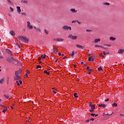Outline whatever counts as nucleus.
<instances>
[{
    "label": "nucleus",
    "mask_w": 124,
    "mask_h": 124,
    "mask_svg": "<svg viewBox=\"0 0 124 124\" xmlns=\"http://www.w3.org/2000/svg\"><path fill=\"white\" fill-rule=\"evenodd\" d=\"M16 8L17 9L18 13L20 14V13H21V7H20L19 6H17Z\"/></svg>",
    "instance_id": "ddd939ff"
},
{
    "label": "nucleus",
    "mask_w": 124,
    "mask_h": 124,
    "mask_svg": "<svg viewBox=\"0 0 124 124\" xmlns=\"http://www.w3.org/2000/svg\"><path fill=\"white\" fill-rule=\"evenodd\" d=\"M87 70H88V71H89V70H90V67H87Z\"/></svg>",
    "instance_id": "4d7b16f0"
},
{
    "label": "nucleus",
    "mask_w": 124,
    "mask_h": 124,
    "mask_svg": "<svg viewBox=\"0 0 124 124\" xmlns=\"http://www.w3.org/2000/svg\"><path fill=\"white\" fill-rule=\"evenodd\" d=\"M90 121H91V120H90V119L86 120V123H89V122H90Z\"/></svg>",
    "instance_id": "de8ad7c7"
},
{
    "label": "nucleus",
    "mask_w": 124,
    "mask_h": 124,
    "mask_svg": "<svg viewBox=\"0 0 124 124\" xmlns=\"http://www.w3.org/2000/svg\"><path fill=\"white\" fill-rule=\"evenodd\" d=\"M22 83V80H16V84L17 85V86H20V84H21Z\"/></svg>",
    "instance_id": "6e6552de"
},
{
    "label": "nucleus",
    "mask_w": 124,
    "mask_h": 124,
    "mask_svg": "<svg viewBox=\"0 0 124 124\" xmlns=\"http://www.w3.org/2000/svg\"><path fill=\"white\" fill-rule=\"evenodd\" d=\"M108 47H111V45H108Z\"/></svg>",
    "instance_id": "338daca9"
},
{
    "label": "nucleus",
    "mask_w": 124,
    "mask_h": 124,
    "mask_svg": "<svg viewBox=\"0 0 124 124\" xmlns=\"http://www.w3.org/2000/svg\"><path fill=\"white\" fill-rule=\"evenodd\" d=\"M21 15H24V16H27V14L25 13H23L21 14Z\"/></svg>",
    "instance_id": "37998d69"
},
{
    "label": "nucleus",
    "mask_w": 124,
    "mask_h": 124,
    "mask_svg": "<svg viewBox=\"0 0 124 124\" xmlns=\"http://www.w3.org/2000/svg\"><path fill=\"white\" fill-rule=\"evenodd\" d=\"M91 71H93V69H90L89 70V72H91Z\"/></svg>",
    "instance_id": "6e6d98bb"
},
{
    "label": "nucleus",
    "mask_w": 124,
    "mask_h": 124,
    "mask_svg": "<svg viewBox=\"0 0 124 124\" xmlns=\"http://www.w3.org/2000/svg\"><path fill=\"white\" fill-rule=\"evenodd\" d=\"M77 21L78 20H73V21H72V23H76V22H77Z\"/></svg>",
    "instance_id": "49530a36"
},
{
    "label": "nucleus",
    "mask_w": 124,
    "mask_h": 124,
    "mask_svg": "<svg viewBox=\"0 0 124 124\" xmlns=\"http://www.w3.org/2000/svg\"><path fill=\"white\" fill-rule=\"evenodd\" d=\"M97 116H98V114H95L94 117H97Z\"/></svg>",
    "instance_id": "69168bd1"
},
{
    "label": "nucleus",
    "mask_w": 124,
    "mask_h": 124,
    "mask_svg": "<svg viewBox=\"0 0 124 124\" xmlns=\"http://www.w3.org/2000/svg\"><path fill=\"white\" fill-rule=\"evenodd\" d=\"M70 11L71 12H72V13H77V10H76L75 9H71L70 10Z\"/></svg>",
    "instance_id": "f8f14e48"
},
{
    "label": "nucleus",
    "mask_w": 124,
    "mask_h": 124,
    "mask_svg": "<svg viewBox=\"0 0 124 124\" xmlns=\"http://www.w3.org/2000/svg\"><path fill=\"white\" fill-rule=\"evenodd\" d=\"M16 45H18V47L20 48V46H19V44L16 43Z\"/></svg>",
    "instance_id": "bf43d9fd"
},
{
    "label": "nucleus",
    "mask_w": 124,
    "mask_h": 124,
    "mask_svg": "<svg viewBox=\"0 0 124 124\" xmlns=\"http://www.w3.org/2000/svg\"><path fill=\"white\" fill-rule=\"evenodd\" d=\"M124 52V49H120L119 50H118V53L119 54H123Z\"/></svg>",
    "instance_id": "4468645a"
},
{
    "label": "nucleus",
    "mask_w": 124,
    "mask_h": 124,
    "mask_svg": "<svg viewBox=\"0 0 124 124\" xmlns=\"http://www.w3.org/2000/svg\"><path fill=\"white\" fill-rule=\"evenodd\" d=\"M4 82V78H2L0 80V84H2V83H3Z\"/></svg>",
    "instance_id": "b1692460"
},
{
    "label": "nucleus",
    "mask_w": 124,
    "mask_h": 124,
    "mask_svg": "<svg viewBox=\"0 0 124 124\" xmlns=\"http://www.w3.org/2000/svg\"><path fill=\"white\" fill-rule=\"evenodd\" d=\"M77 23H78V25H81L82 24V22L77 20Z\"/></svg>",
    "instance_id": "a19ab883"
},
{
    "label": "nucleus",
    "mask_w": 124,
    "mask_h": 124,
    "mask_svg": "<svg viewBox=\"0 0 124 124\" xmlns=\"http://www.w3.org/2000/svg\"><path fill=\"white\" fill-rule=\"evenodd\" d=\"M76 47L77 48H78V49H84V46H83L81 45H77Z\"/></svg>",
    "instance_id": "1a4fd4ad"
},
{
    "label": "nucleus",
    "mask_w": 124,
    "mask_h": 124,
    "mask_svg": "<svg viewBox=\"0 0 124 124\" xmlns=\"http://www.w3.org/2000/svg\"><path fill=\"white\" fill-rule=\"evenodd\" d=\"M100 42V38H98V39H96L94 40V43H97V42Z\"/></svg>",
    "instance_id": "f3484780"
},
{
    "label": "nucleus",
    "mask_w": 124,
    "mask_h": 124,
    "mask_svg": "<svg viewBox=\"0 0 124 124\" xmlns=\"http://www.w3.org/2000/svg\"><path fill=\"white\" fill-rule=\"evenodd\" d=\"M23 3H25L26 4H27V3H28V1H26V0L23 1Z\"/></svg>",
    "instance_id": "c03bdc74"
},
{
    "label": "nucleus",
    "mask_w": 124,
    "mask_h": 124,
    "mask_svg": "<svg viewBox=\"0 0 124 124\" xmlns=\"http://www.w3.org/2000/svg\"><path fill=\"white\" fill-rule=\"evenodd\" d=\"M99 107H103V108H105V107H106V106L105 104H100L99 105Z\"/></svg>",
    "instance_id": "dca6fc26"
},
{
    "label": "nucleus",
    "mask_w": 124,
    "mask_h": 124,
    "mask_svg": "<svg viewBox=\"0 0 124 124\" xmlns=\"http://www.w3.org/2000/svg\"><path fill=\"white\" fill-rule=\"evenodd\" d=\"M4 97H5V98H7V99H8L9 98H10V96H8V95H4Z\"/></svg>",
    "instance_id": "412c9836"
},
{
    "label": "nucleus",
    "mask_w": 124,
    "mask_h": 124,
    "mask_svg": "<svg viewBox=\"0 0 124 124\" xmlns=\"http://www.w3.org/2000/svg\"><path fill=\"white\" fill-rule=\"evenodd\" d=\"M10 34H11V35H12V36H15V32H14V31H10Z\"/></svg>",
    "instance_id": "9d476101"
},
{
    "label": "nucleus",
    "mask_w": 124,
    "mask_h": 124,
    "mask_svg": "<svg viewBox=\"0 0 124 124\" xmlns=\"http://www.w3.org/2000/svg\"><path fill=\"white\" fill-rule=\"evenodd\" d=\"M116 38L114 37H109V40H111V41H115L116 40Z\"/></svg>",
    "instance_id": "2eb2a0df"
},
{
    "label": "nucleus",
    "mask_w": 124,
    "mask_h": 124,
    "mask_svg": "<svg viewBox=\"0 0 124 124\" xmlns=\"http://www.w3.org/2000/svg\"><path fill=\"white\" fill-rule=\"evenodd\" d=\"M112 106L113 107H117L118 106V104H117L116 103H114L112 104Z\"/></svg>",
    "instance_id": "4be33fe9"
},
{
    "label": "nucleus",
    "mask_w": 124,
    "mask_h": 124,
    "mask_svg": "<svg viewBox=\"0 0 124 124\" xmlns=\"http://www.w3.org/2000/svg\"><path fill=\"white\" fill-rule=\"evenodd\" d=\"M21 79V77L19 76H15L14 77V80L15 81H18Z\"/></svg>",
    "instance_id": "0eeeda50"
},
{
    "label": "nucleus",
    "mask_w": 124,
    "mask_h": 124,
    "mask_svg": "<svg viewBox=\"0 0 124 124\" xmlns=\"http://www.w3.org/2000/svg\"><path fill=\"white\" fill-rule=\"evenodd\" d=\"M98 71H102L103 70V69H102V67H100V68H98Z\"/></svg>",
    "instance_id": "bb28decb"
},
{
    "label": "nucleus",
    "mask_w": 124,
    "mask_h": 124,
    "mask_svg": "<svg viewBox=\"0 0 124 124\" xmlns=\"http://www.w3.org/2000/svg\"><path fill=\"white\" fill-rule=\"evenodd\" d=\"M0 59H3V57L0 56Z\"/></svg>",
    "instance_id": "052dcab7"
},
{
    "label": "nucleus",
    "mask_w": 124,
    "mask_h": 124,
    "mask_svg": "<svg viewBox=\"0 0 124 124\" xmlns=\"http://www.w3.org/2000/svg\"><path fill=\"white\" fill-rule=\"evenodd\" d=\"M94 109H92L91 110H90V112H91V113H93V110Z\"/></svg>",
    "instance_id": "09e8293b"
},
{
    "label": "nucleus",
    "mask_w": 124,
    "mask_h": 124,
    "mask_svg": "<svg viewBox=\"0 0 124 124\" xmlns=\"http://www.w3.org/2000/svg\"><path fill=\"white\" fill-rule=\"evenodd\" d=\"M45 33H46V34H48L49 33V31H48L46 29H45Z\"/></svg>",
    "instance_id": "2f4dec72"
},
{
    "label": "nucleus",
    "mask_w": 124,
    "mask_h": 124,
    "mask_svg": "<svg viewBox=\"0 0 124 124\" xmlns=\"http://www.w3.org/2000/svg\"><path fill=\"white\" fill-rule=\"evenodd\" d=\"M0 106H2V107H4H4H4V105H0Z\"/></svg>",
    "instance_id": "680f3d73"
},
{
    "label": "nucleus",
    "mask_w": 124,
    "mask_h": 124,
    "mask_svg": "<svg viewBox=\"0 0 124 124\" xmlns=\"http://www.w3.org/2000/svg\"><path fill=\"white\" fill-rule=\"evenodd\" d=\"M36 30L37 31H38V32H40L41 31V30H40V29L39 28H36Z\"/></svg>",
    "instance_id": "473e14b6"
},
{
    "label": "nucleus",
    "mask_w": 124,
    "mask_h": 124,
    "mask_svg": "<svg viewBox=\"0 0 124 124\" xmlns=\"http://www.w3.org/2000/svg\"><path fill=\"white\" fill-rule=\"evenodd\" d=\"M15 76H19V73L17 71L15 72Z\"/></svg>",
    "instance_id": "c756f323"
},
{
    "label": "nucleus",
    "mask_w": 124,
    "mask_h": 124,
    "mask_svg": "<svg viewBox=\"0 0 124 124\" xmlns=\"http://www.w3.org/2000/svg\"><path fill=\"white\" fill-rule=\"evenodd\" d=\"M68 37L72 38V39H73L74 40H75L78 38V37L77 36H73L72 34L69 35Z\"/></svg>",
    "instance_id": "39448f33"
},
{
    "label": "nucleus",
    "mask_w": 124,
    "mask_h": 124,
    "mask_svg": "<svg viewBox=\"0 0 124 124\" xmlns=\"http://www.w3.org/2000/svg\"><path fill=\"white\" fill-rule=\"evenodd\" d=\"M7 0L10 4H12V2H11V0Z\"/></svg>",
    "instance_id": "c9c22d12"
},
{
    "label": "nucleus",
    "mask_w": 124,
    "mask_h": 124,
    "mask_svg": "<svg viewBox=\"0 0 124 124\" xmlns=\"http://www.w3.org/2000/svg\"><path fill=\"white\" fill-rule=\"evenodd\" d=\"M28 74H30V72L27 73L24 76V78H27V77H28Z\"/></svg>",
    "instance_id": "72a5a7b5"
},
{
    "label": "nucleus",
    "mask_w": 124,
    "mask_h": 124,
    "mask_svg": "<svg viewBox=\"0 0 124 124\" xmlns=\"http://www.w3.org/2000/svg\"><path fill=\"white\" fill-rule=\"evenodd\" d=\"M57 41H63V39L62 38H58L57 39Z\"/></svg>",
    "instance_id": "a878e982"
},
{
    "label": "nucleus",
    "mask_w": 124,
    "mask_h": 124,
    "mask_svg": "<svg viewBox=\"0 0 124 124\" xmlns=\"http://www.w3.org/2000/svg\"><path fill=\"white\" fill-rule=\"evenodd\" d=\"M86 31H87V32H91V31H93L91 30H87Z\"/></svg>",
    "instance_id": "ea45409f"
},
{
    "label": "nucleus",
    "mask_w": 124,
    "mask_h": 124,
    "mask_svg": "<svg viewBox=\"0 0 124 124\" xmlns=\"http://www.w3.org/2000/svg\"><path fill=\"white\" fill-rule=\"evenodd\" d=\"M74 96H75V97H78V95H77V93H75L74 94Z\"/></svg>",
    "instance_id": "f704fd0d"
},
{
    "label": "nucleus",
    "mask_w": 124,
    "mask_h": 124,
    "mask_svg": "<svg viewBox=\"0 0 124 124\" xmlns=\"http://www.w3.org/2000/svg\"><path fill=\"white\" fill-rule=\"evenodd\" d=\"M90 121H94V119L93 118H91Z\"/></svg>",
    "instance_id": "5fc2aeb1"
},
{
    "label": "nucleus",
    "mask_w": 124,
    "mask_h": 124,
    "mask_svg": "<svg viewBox=\"0 0 124 124\" xmlns=\"http://www.w3.org/2000/svg\"><path fill=\"white\" fill-rule=\"evenodd\" d=\"M10 9L11 10V11L12 12H13V11H14V9L12 7H10Z\"/></svg>",
    "instance_id": "58836bf2"
},
{
    "label": "nucleus",
    "mask_w": 124,
    "mask_h": 124,
    "mask_svg": "<svg viewBox=\"0 0 124 124\" xmlns=\"http://www.w3.org/2000/svg\"><path fill=\"white\" fill-rule=\"evenodd\" d=\"M58 62V59H57L56 60H55V62Z\"/></svg>",
    "instance_id": "774afa93"
},
{
    "label": "nucleus",
    "mask_w": 124,
    "mask_h": 124,
    "mask_svg": "<svg viewBox=\"0 0 124 124\" xmlns=\"http://www.w3.org/2000/svg\"><path fill=\"white\" fill-rule=\"evenodd\" d=\"M27 28L29 29V30H32V29H33V27H32V25H31L30 21L27 22Z\"/></svg>",
    "instance_id": "20e7f679"
},
{
    "label": "nucleus",
    "mask_w": 124,
    "mask_h": 124,
    "mask_svg": "<svg viewBox=\"0 0 124 124\" xmlns=\"http://www.w3.org/2000/svg\"><path fill=\"white\" fill-rule=\"evenodd\" d=\"M62 30L63 31H71V27L65 25L63 26Z\"/></svg>",
    "instance_id": "7ed1b4c3"
},
{
    "label": "nucleus",
    "mask_w": 124,
    "mask_h": 124,
    "mask_svg": "<svg viewBox=\"0 0 124 124\" xmlns=\"http://www.w3.org/2000/svg\"><path fill=\"white\" fill-rule=\"evenodd\" d=\"M103 5H107V6H108L110 5V3H107V2H106V3H103Z\"/></svg>",
    "instance_id": "cd10ccee"
},
{
    "label": "nucleus",
    "mask_w": 124,
    "mask_h": 124,
    "mask_svg": "<svg viewBox=\"0 0 124 124\" xmlns=\"http://www.w3.org/2000/svg\"><path fill=\"white\" fill-rule=\"evenodd\" d=\"M7 61L8 62H12V63H15V62H17V63H19V61H18V60H16L13 57H9L7 58Z\"/></svg>",
    "instance_id": "f03ea898"
},
{
    "label": "nucleus",
    "mask_w": 124,
    "mask_h": 124,
    "mask_svg": "<svg viewBox=\"0 0 124 124\" xmlns=\"http://www.w3.org/2000/svg\"><path fill=\"white\" fill-rule=\"evenodd\" d=\"M91 116H92L93 117H94V116H95V114H94L93 113H92Z\"/></svg>",
    "instance_id": "8fccbe9b"
},
{
    "label": "nucleus",
    "mask_w": 124,
    "mask_h": 124,
    "mask_svg": "<svg viewBox=\"0 0 124 124\" xmlns=\"http://www.w3.org/2000/svg\"><path fill=\"white\" fill-rule=\"evenodd\" d=\"M4 108H5V109L2 110V112L5 113V112H6V111H7V108L5 107Z\"/></svg>",
    "instance_id": "5701e85b"
},
{
    "label": "nucleus",
    "mask_w": 124,
    "mask_h": 124,
    "mask_svg": "<svg viewBox=\"0 0 124 124\" xmlns=\"http://www.w3.org/2000/svg\"><path fill=\"white\" fill-rule=\"evenodd\" d=\"M89 61L91 62L92 61H93V56H91L89 58Z\"/></svg>",
    "instance_id": "a211bd4d"
},
{
    "label": "nucleus",
    "mask_w": 124,
    "mask_h": 124,
    "mask_svg": "<svg viewBox=\"0 0 124 124\" xmlns=\"http://www.w3.org/2000/svg\"><path fill=\"white\" fill-rule=\"evenodd\" d=\"M75 54H77V51H73L71 54L72 57H73V56H74V55H75Z\"/></svg>",
    "instance_id": "6ab92c4d"
},
{
    "label": "nucleus",
    "mask_w": 124,
    "mask_h": 124,
    "mask_svg": "<svg viewBox=\"0 0 124 124\" xmlns=\"http://www.w3.org/2000/svg\"><path fill=\"white\" fill-rule=\"evenodd\" d=\"M103 53L105 56H106V55H108L109 54V53H105V51H103Z\"/></svg>",
    "instance_id": "e433bc0d"
},
{
    "label": "nucleus",
    "mask_w": 124,
    "mask_h": 124,
    "mask_svg": "<svg viewBox=\"0 0 124 124\" xmlns=\"http://www.w3.org/2000/svg\"><path fill=\"white\" fill-rule=\"evenodd\" d=\"M58 55H59V56H62V53L59 52Z\"/></svg>",
    "instance_id": "3c124183"
},
{
    "label": "nucleus",
    "mask_w": 124,
    "mask_h": 124,
    "mask_svg": "<svg viewBox=\"0 0 124 124\" xmlns=\"http://www.w3.org/2000/svg\"><path fill=\"white\" fill-rule=\"evenodd\" d=\"M13 106H14V104L12 105V106H11V108L12 109H14V108H13Z\"/></svg>",
    "instance_id": "a18cd8bd"
},
{
    "label": "nucleus",
    "mask_w": 124,
    "mask_h": 124,
    "mask_svg": "<svg viewBox=\"0 0 124 124\" xmlns=\"http://www.w3.org/2000/svg\"><path fill=\"white\" fill-rule=\"evenodd\" d=\"M58 49L56 48L53 47V53L57 54L58 53Z\"/></svg>",
    "instance_id": "9b49d317"
},
{
    "label": "nucleus",
    "mask_w": 124,
    "mask_h": 124,
    "mask_svg": "<svg viewBox=\"0 0 124 124\" xmlns=\"http://www.w3.org/2000/svg\"><path fill=\"white\" fill-rule=\"evenodd\" d=\"M44 73H46V74H47V75H50V72H48L47 71H44Z\"/></svg>",
    "instance_id": "c85d7f7f"
},
{
    "label": "nucleus",
    "mask_w": 124,
    "mask_h": 124,
    "mask_svg": "<svg viewBox=\"0 0 124 124\" xmlns=\"http://www.w3.org/2000/svg\"><path fill=\"white\" fill-rule=\"evenodd\" d=\"M36 68H37V69L41 68V66H40V65H37V66H36Z\"/></svg>",
    "instance_id": "4c0bfd02"
},
{
    "label": "nucleus",
    "mask_w": 124,
    "mask_h": 124,
    "mask_svg": "<svg viewBox=\"0 0 124 124\" xmlns=\"http://www.w3.org/2000/svg\"><path fill=\"white\" fill-rule=\"evenodd\" d=\"M61 56H62V57H64V54H61Z\"/></svg>",
    "instance_id": "e2e57ef3"
},
{
    "label": "nucleus",
    "mask_w": 124,
    "mask_h": 124,
    "mask_svg": "<svg viewBox=\"0 0 124 124\" xmlns=\"http://www.w3.org/2000/svg\"><path fill=\"white\" fill-rule=\"evenodd\" d=\"M41 57L42 58H43L44 59H45V58H46V55H45V54L41 55Z\"/></svg>",
    "instance_id": "7c9ffc66"
},
{
    "label": "nucleus",
    "mask_w": 124,
    "mask_h": 124,
    "mask_svg": "<svg viewBox=\"0 0 124 124\" xmlns=\"http://www.w3.org/2000/svg\"><path fill=\"white\" fill-rule=\"evenodd\" d=\"M96 47H100V48H103V49H105V48L103 47L102 46H98V45H95V48H96Z\"/></svg>",
    "instance_id": "393cba45"
},
{
    "label": "nucleus",
    "mask_w": 124,
    "mask_h": 124,
    "mask_svg": "<svg viewBox=\"0 0 124 124\" xmlns=\"http://www.w3.org/2000/svg\"><path fill=\"white\" fill-rule=\"evenodd\" d=\"M52 92H53V93H57V92H56V91H55L54 90H53Z\"/></svg>",
    "instance_id": "864d4df0"
},
{
    "label": "nucleus",
    "mask_w": 124,
    "mask_h": 124,
    "mask_svg": "<svg viewBox=\"0 0 124 124\" xmlns=\"http://www.w3.org/2000/svg\"><path fill=\"white\" fill-rule=\"evenodd\" d=\"M7 52L9 55H11V56H12V52L10 51L9 49H7Z\"/></svg>",
    "instance_id": "aec40b11"
},
{
    "label": "nucleus",
    "mask_w": 124,
    "mask_h": 124,
    "mask_svg": "<svg viewBox=\"0 0 124 124\" xmlns=\"http://www.w3.org/2000/svg\"><path fill=\"white\" fill-rule=\"evenodd\" d=\"M105 101L107 102V101H109V98H107V99H106L105 100Z\"/></svg>",
    "instance_id": "603ef678"
},
{
    "label": "nucleus",
    "mask_w": 124,
    "mask_h": 124,
    "mask_svg": "<svg viewBox=\"0 0 124 124\" xmlns=\"http://www.w3.org/2000/svg\"><path fill=\"white\" fill-rule=\"evenodd\" d=\"M17 38L19 40H21L22 41H24L25 43H29V39L28 37L26 36H18Z\"/></svg>",
    "instance_id": "f257e3e1"
},
{
    "label": "nucleus",
    "mask_w": 124,
    "mask_h": 124,
    "mask_svg": "<svg viewBox=\"0 0 124 124\" xmlns=\"http://www.w3.org/2000/svg\"><path fill=\"white\" fill-rule=\"evenodd\" d=\"M31 122V118H29L27 121L26 123H30Z\"/></svg>",
    "instance_id": "79ce46f5"
},
{
    "label": "nucleus",
    "mask_w": 124,
    "mask_h": 124,
    "mask_svg": "<svg viewBox=\"0 0 124 124\" xmlns=\"http://www.w3.org/2000/svg\"><path fill=\"white\" fill-rule=\"evenodd\" d=\"M89 106L91 107L92 109H95V106H94V105L92 104V102H89Z\"/></svg>",
    "instance_id": "423d86ee"
},
{
    "label": "nucleus",
    "mask_w": 124,
    "mask_h": 124,
    "mask_svg": "<svg viewBox=\"0 0 124 124\" xmlns=\"http://www.w3.org/2000/svg\"><path fill=\"white\" fill-rule=\"evenodd\" d=\"M65 59H66V57H64L63 58V60H65Z\"/></svg>",
    "instance_id": "0e129e2a"
},
{
    "label": "nucleus",
    "mask_w": 124,
    "mask_h": 124,
    "mask_svg": "<svg viewBox=\"0 0 124 124\" xmlns=\"http://www.w3.org/2000/svg\"><path fill=\"white\" fill-rule=\"evenodd\" d=\"M52 90H55V91H56L57 90V88H52Z\"/></svg>",
    "instance_id": "13d9d810"
}]
</instances>
